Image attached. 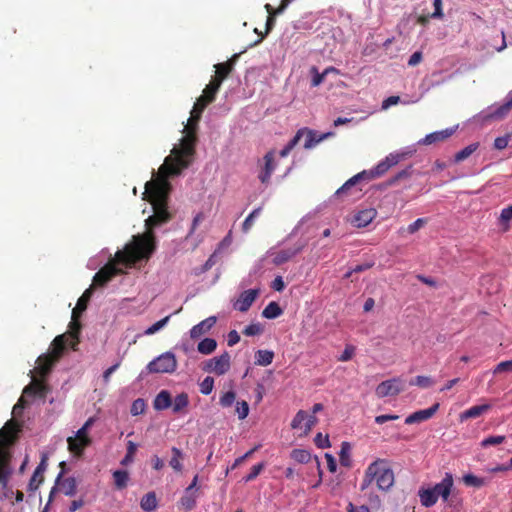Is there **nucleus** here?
Returning a JSON list of instances; mask_svg holds the SVG:
<instances>
[{
    "mask_svg": "<svg viewBox=\"0 0 512 512\" xmlns=\"http://www.w3.org/2000/svg\"><path fill=\"white\" fill-rule=\"evenodd\" d=\"M173 166L174 162L167 169L162 170L163 163L159 168L158 177L145 184L144 195L147 196V200L152 205L153 214L145 220L146 231L134 235L123 250L116 252V258L119 262L131 265L142 260L147 261L156 250L154 229L168 223L173 217L168 210V197L171 189L168 177L180 174L171 172Z\"/></svg>",
    "mask_w": 512,
    "mask_h": 512,
    "instance_id": "1",
    "label": "nucleus"
},
{
    "mask_svg": "<svg viewBox=\"0 0 512 512\" xmlns=\"http://www.w3.org/2000/svg\"><path fill=\"white\" fill-rule=\"evenodd\" d=\"M217 92L209 90L208 85L205 87L203 94L196 100L190 112V118L184 128L185 135L182 137L180 145L178 147L175 146L171 150V154L165 158L162 170L167 169L172 162H174V166L171 169L172 173H181L182 170L190 166L195 154L198 122L205 108L215 100Z\"/></svg>",
    "mask_w": 512,
    "mask_h": 512,
    "instance_id": "2",
    "label": "nucleus"
},
{
    "mask_svg": "<svg viewBox=\"0 0 512 512\" xmlns=\"http://www.w3.org/2000/svg\"><path fill=\"white\" fill-rule=\"evenodd\" d=\"M374 481L378 489L382 491H388L394 485V472L388 460L378 458L368 465L360 485V490L365 491Z\"/></svg>",
    "mask_w": 512,
    "mask_h": 512,
    "instance_id": "3",
    "label": "nucleus"
},
{
    "mask_svg": "<svg viewBox=\"0 0 512 512\" xmlns=\"http://www.w3.org/2000/svg\"><path fill=\"white\" fill-rule=\"evenodd\" d=\"M66 338L67 336L65 334L56 336L51 344V353L43 354L38 357L37 366L34 370L38 375L45 377L50 373L52 367L59 361L66 348Z\"/></svg>",
    "mask_w": 512,
    "mask_h": 512,
    "instance_id": "4",
    "label": "nucleus"
},
{
    "mask_svg": "<svg viewBox=\"0 0 512 512\" xmlns=\"http://www.w3.org/2000/svg\"><path fill=\"white\" fill-rule=\"evenodd\" d=\"M177 368V360L172 352H165L149 362L147 370L150 373H173Z\"/></svg>",
    "mask_w": 512,
    "mask_h": 512,
    "instance_id": "5",
    "label": "nucleus"
},
{
    "mask_svg": "<svg viewBox=\"0 0 512 512\" xmlns=\"http://www.w3.org/2000/svg\"><path fill=\"white\" fill-rule=\"evenodd\" d=\"M239 58V54H234L228 61L224 63H218L214 67L216 69L215 76L208 84L209 90L219 91L222 82L229 76L233 71L234 66Z\"/></svg>",
    "mask_w": 512,
    "mask_h": 512,
    "instance_id": "6",
    "label": "nucleus"
},
{
    "mask_svg": "<svg viewBox=\"0 0 512 512\" xmlns=\"http://www.w3.org/2000/svg\"><path fill=\"white\" fill-rule=\"evenodd\" d=\"M116 264H123L117 260L116 256L113 260L109 261L106 265H104L93 278V283L95 286H105L109 281L112 280L116 275L122 274L123 270L118 268ZM131 264L130 266H132ZM125 266H127L125 264Z\"/></svg>",
    "mask_w": 512,
    "mask_h": 512,
    "instance_id": "7",
    "label": "nucleus"
},
{
    "mask_svg": "<svg viewBox=\"0 0 512 512\" xmlns=\"http://www.w3.org/2000/svg\"><path fill=\"white\" fill-rule=\"evenodd\" d=\"M21 425L13 419L8 420L0 429V446L9 448L19 437Z\"/></svg>",
    "mask_w": 512,
    "mask_h": 512,
    "instance_id": "8",
    "label": "nucleus"
},
{
    "mask_svg": "<svg viewBox=\"0 0 512 512\" xmlns=\"http://www.w3.org/2000/svg\"><path fill=\"white\" fill-rule=\"evenodd\" d=\"M374 178H377L376 174L374 173V170L371 169V170H363L362 172L354 175L353 177H351L349 180H347L337 191H336V195L337 196H342L344 194H348L352 189H355V192L357 194H359L362 189L361 188H355L356 185L362 181V180H365V181H370Z\"/></svg>",
    "mask_w": 512,
    "mask_h": 512,
    "instance_id": "9",
    "label": "nucleus"
},
{
    "mask_svg": "<svg viewBox=\"0 0 512 512\" xmlns=\"http://www.w3.org/2000/svg\"><path fill=\"white\" fill-rule=\"evenodd\" d=\"M231 366V357L228 352L222 353L220 356L213 357L206 361L204 370L209 373H214L216 375L225 374Z\"/></svg>",
    "mask_w": 512,
    "mask_h": 512,
    "instance_id": "10",
    "label": "nucleus"
},
{
    "mask_svg": "<svg viewBox=\"0 0 512 512\" xmlns=\"http://www.w3.org/2000/svg\"><path fill=\"white\" fill-rule=\"evenodd\" d=\"M404 390L403 381L400 378H392L381 382L375 389L377 397L384 398L396 396Z\"/></svg>",
    "mask_w": 512,
    "mask_h": 512,
    "instance_id": "11",
    "label": "nucleus"
},
{
    "mask_svg": "<svg viewBox=\"0 0 512 512\" xmlns=\"http://www.w3.org/2000/svg\"><path fill=\"white\" fill-rule=\"evenodd\" d=\"M305 245L306 244L304 242H297L292 247H287L276 252H271V256H273V264L279 266L290 261L304 249Z\"/></svg>",
    "mask_w": 512,
    "mask_h": 512,
    "instance_id": "12",
    "label": "nucleus"
},
{
    "mask_svg": "<svg viewBox=\"0 0 512 512\" xmlns=\"http://www.w3.org/2000/svg\"><path fill=\"white\" fill-rule=\"evenodd\" d=\"M80 315L73 314L72 313V319L69 323V331L67 333H64L66 338V345H69L74 351L77 350V346L80 342L79 336L81 332L82 325L78 318Z\"/></svg>",
    "mask_w": 512,
    "mask_h": 512,
    "instance_id": "13",
    "label": "nucleus"
},
{
    "mask_svg": "<svg viewBox=\"0 0 512 512\" xmlns=\"http://www.w3.org/2000/svg\"><path fill=\"white\" fill-rule=\"evenodd\" d=\"M264 165L261 167L258 178L261 183L267 185L270 183L272 173L276 168L275 164V151H268L263 157Z\"/></svg>",
    "mask_w": 512,
    "mask_h": 512,
    "instance_id": "14",
    "label": "nucleus"
},
{
    "mask_svg": "<svg viewBox=\"0 0 512 512\" xmlns=\"http://www.w3.org/2000/svg\"><path fill=\"white\" fill-rule=\"evenodd\" d=\"M259 295L258 289L245 290L240 294L238 299L234 302L233 307L240 312H246L252 306L254 301Z\"/></svg>",
    "mask_w": 512,
    "mask_h": 512,
    "instance_id": "15",
    "label": "nucleus"
},
{
    "mask_svg": "<svg viewBox=\"0 0 512 512\" xmlns=\"http://www.w3.org/2000/svg\"><path fill=\"white\" fill-rule=\"evenodd\" d=\"M456 129L457 127H450L440 131L432 132L430 134H427L418 143L421 145H432L439 142H444L456 132Z\"/></svg>",
    "mask_w": 512,
    "mask_h": 512,
    "instance_id": "16",
    "label": "nucleus"
},
{
    "mask_svg": "<svg viewBox=\"0 0 512 512\" xmlns=\"http://www.w3.org/2000/svg\"><path fill=\"white\" fill-rule=\"evenodd\" d=\"M453 483L452 475L450 473H446L442 481L431 488L435 492L438 499L441 497L443 501H447L451 494Z\"/></svg>",
    "mask_w": 512,
    "mask_h": 512,
    "instance_id": "17",
    "label": "nucleus"
},
{
    "mask_svg": "<svg viewBox=\"0 0 512 512\" xmlns=\"http://www.w3.org/2000/svg\"><path fill=\"white\" fill-rule=\"evenodd\" d=\"M438 409H439V403H435L430 408L416 411V412L410 414L408 417H406L405 424L410 425V424L426 421V420L432 418Z\"/></svg>",
    "mask_w": 512,
    "mask_h": 512,
    "instance_id": "18",
    "label": "nucleus"
},
{
    "mask_svg": "<svg viewBox=\"0 0 512 512\" xmlns=\"http://www.w3.org/2000/svg\"><path fill=\"white\" fill-rule=\"evenodd\" d=\"M217 318L215 316H210L200 323L193 326L190 330V337L192 339H197L204 335L205 333L209 332L212 327L216 324Z\"/></svg>",
    "mask_w": 512,
    "mask_h": 512,
    "instance_id": "19",
    "label": "nucleus"
},
{
    "mask_svg": "<svg viewBox=\"0 0 512 512\" xmlns=\"http://www.w3.org/2000/svg\"><path fill=\"white\" fill-rule=\"evenodd\" d=\"M68 450L76 457H81L86 447L90 446L92 440H84L74 436L67 438Z\"/></svg>",
    "mask_w": 512,
    "mask_h": 512,
    "instance_id": "20",
    "label": "nucleus"
},
{
    "mask_svg": "<svg viewBox=\"0 0 512 512\" xmlns=\"http://www.w3.org/2000/svg\"><path fill=\"white\" fill-rule=\"evenodd\" d=\"M10 458L11 455L8 448L0 446V482L6 483L8 476L11 473L9 466Z\"/></svg>",
    "mask_w": 512,
    "mask_h": 512,
    "instance_id": "21",
    "label": "nucleus"
},
{
    "mask_svg": "<svg viewBox=\"0 0 512 512\" xmlns=\"http://www.w3.org/2000/svg\"><path fill=\"white\" fill-rule=\"evenodd\" d=\"M376 215L377 212L375 209H364L355 214L352 222L358 228L366 227L373 221Z\"/></svg>",
    "mask_w": 512,
    "mask_h": 512,
    "instance_id": "22",
    "label": "nucleus"
},
{
    "mask_svg": "<svg viewBox=\"0 0 512 512\" xmlns=\"http://www.w3.org/2000/svg\"><path fill=\"white\" fill-rule=\"evenodd\" d=\"M62 473L57 477L58 489L66 496H74L77 493V482L74 477H67L60 481Z\"/></svg>",
    "mask_w": 512,
    "mask_h": 512,
    "instance_id": "23",
    "label": "nucleus"
},
{
    "mask_svg": "<svg viewBox=\"0 0 512 512\" xmlns=\"http://www.w3.org/2000/svg\"><path fill=\"white\" fill-rule=\"evenodd\" d=\"M490 409H491L490 404L474 405V406L470 407L469 409L463 411L459 415V419L461 422H463L468 419L478 418L481 415H483L484 413L488 412Z\"/></svg>",
    "mask_w": 512,
    "mask_h": 512,
    "instance_id": "24",
    "label": "nucleus"
},
{
    "mask_svg": "<svg viewBox=\"0 0 512 512\" xmlns=\"http://www.w3.org/2000/svg\"><path fill=\"white\" fill-rule=\"evenodd\" d=\"M47 391L48 387L43 381L33 379L32 382L24 388L23 393L26 395H37L44 398Z\"/></svg>",
    "mask_w": 512,
    "mask_h": 512,
    "instance_id": "25",
    "label": "nucleus"
},
{
    "mask_svg": "<svg viewBox=\"0 0 512 512\" xmlns=\"http://www.w3.org/2000/svg\"><path fill=\"white\" fill-rule=\"evenodd\" d=\"M172 405L171 394L167 390L160 391L153 401V407L157 411L168 409Z\"/></svg>",
    "mask_w": 512,
    "mask_h": 512,
    "instance_id": "26",
    "label": "nucleus"
},
{
    "mask_svg": "<svg viewBox=\"0 0 512 512\" xmlns=\"http://www.w3.org/2000/svg\"><path fill=\"white\" fill-rule=\"evenodd\" d=\"M418 496L422 506L426 508L434 506L438 501V498L432 488H421L418 491Z\"/></svg>",
    "mask_w": 512,
    "mask_h": 512,
    "instance_id": "27",
    "label": "nucleus"
},
{
    "mask_svg": "<svg viewBox=\"0 0 512 512\" xmlns=\"http://www.w3.org/2000/svg\"><path fill=\"white\" fill-rule=\"evenodd\" d=\"M157 506L158 500L154 491L146 493L140 501V507L145 512H154Z\"/></svg>",
    "mask_w": 512,
    "mask_h": 512,
    "instance_id": "28",
    "label": "nucleus"
},
{
    "mask_svg": "<svg viewBox=\"0 0 512 512\" xmlns=\"http://www.w3.org/2000/svg\"><path fill=\"white\" fill-rule=\"evenodd\" d=\"M197 498L198 493H196V491H188L185 489L179 504L185 511H191L196 506Z\"/></svg>",
    "mask_w": 512,
    "mask_h": 512,
    "instance_id": "29",
    "label": "nucleus"
},
{
    "mask_svg": "<svg viewBox=\"0 0 512 512\" xmlns=\"http://www.w3.org/2000/svg\"><path fill=\"white\" fill-rule=\"evenodd\" d=\"M46 469V459L42 458L40 464L35 469L33 476L31 477L29 486L31 490L37 489L38 486L43 482V472Z\"/></svg>",
    "mask_w": 512,
    "mask_h": 512,
    "instance_id": "30",
    "label": "nucleus"
},
{
    "mask_svg": "<svg viewBox=\"0 0 512 512\" xmlns=\"http://www.w3.org/2000/svg\"><path fill=\"white\" fill-rule=\"evenodd\" d=\"M189 405V397L188 394L182 392L174 398L172 401V410L174 413H180L184 411Z\"/></svg>",
    "mask_w": 512,
    "mask_h": 512,
    "instance_id": "31",
    "label": "nucleus"
},
{
    "mask_svg": "<svg viewBox=\"0 0 512 512\" xmlns=\"http://www.w3.org/2000/svg\"><path fill=\"white\" fill-rule=\"evenodd\" d=\"M274 359V352L270 350H258L255 353V364L259 366H268Z\"/></svg>",
    "mask_w": 512,
    "mask_h": 512,
    "instance_id": "32",
    "label": "nucleus"
},
{
    "mask_svg": "<svg viewBox=\"0 0 512 512\" xmlns=\"http://www.w3.org/2000/svg\"><path fill=\"white\" fill-rule=\"evenodd\" d=\"M217 348V342L213 338H205L201 340L197 345V350L203 355H210Z\"/></svg>",
    "mask_w": 512,
    "mask_h": 512,
    "instance_id": "33",
    "label": "nucleus"
},
{
    "mask_svg": "<svg viewBox=\"0 0 512 512\" xmlns=\"http://www.w3.org/2000/svg\"><path fill=\"white\" fill-rule=\"evenodd\" d=\"M172 457L169 461V465L172 467V469L176 472H181L183 469L181 461L184 458V455L180 449L177 447H172L171 449Z\"/></svg>",
    "mask_w": 512,
    "mask_h": 512,
    "instance_id": "34",
    "label": "nucleus"
},
{
    "mask_svg": "<svg viewBox=\"0 0 512 512\" xmlns=\"http://www.w3.org/2000/svg\"><path fill=\"white\" fill-rule=\"evenodd\" d=\"M283 310L277 302H270L262 311V316L266 319H275L282 315Z\"/></svg>",
    "mask_w": 512,
    "mask_h": 512,
    "instance_id": "35",
    "label": "nucleus"
},
{
    "mask_svg": "<svg viewBox=\"0 0 512 512\" xmlns=\"http://www.w3.org/2000/svg\"><path fill=\"white\" fill-rule=\"evenodd\" d=\"M113 479L117 489H124L129 481V473L126 470H116L113 472Z\"/></svg>",
    "mask_w": 512,
    "mask_h": 512,
    "instance_id": "36",
    "label": "nucleus"
},
{
    "mask_svg": "<svg viewBox=\"0 0 512 512\" xmlns=\"http://www.w3.org/2000/svg\"><path fill=\"white\" fill-rule=\"evenodd\" d=\"M478 147H479L478 142H475V143H472V144L466 146L465 148H463L462 150H460L459 152H457L455 154L454 161L456 163H459V162L466 160L478 149Z\"/></svg>",
    "mask_w": 512,
    "mask_h": 512,
    "instance_id": "37",
    "label": "nucleus"
},
{
    "mask_svg": "<svg viewBox=\"0 0 512 512\" xmlns=\"http://www.w3.org/2000/svg\"><path fill=\"white\" fill-rule=\"evenodd\" d=\"M91 288L87 289L82 296L78 299L76 307L73 309V314L81 315L87 309L88 301L91 297Z\"/></svg>",
    "mask_w": 512,
    "mask_h": 512,
    "instance_id": "38",
    "label": "nucleus"
},
{
    "mask_svg": "<svg viewBox=\"0 0 512 512\" xmlns=\"http://www.w3.org/2000/svg\"><path fill=\"white\" fill-rule=\"evenodd\" d=\"M302 136L303 131L299 130L288 144L279 152L280 157H287L291 150L298 144Z\"/></svg>",
    "mask_w": 512,
    "mask_h": 512,
    "instance_id": "39",
    "label": "nucleus"
},
{
    "mask_svg": "<svg viewBox=\"0 0 512 512\" xmlns=\"http://www.w3.org/2000/svg\"><path fill=\"white\" fill-rule=\"evenodd\" d=\"M291 458L298 463H308L311 459V454L305 449H294L291 452Z\"/></svg>",
    "mask_w": 512,
    "mask_h": 512,
    "instance_id": "40",
    "label": "nucleus"
},
{
    "mask_svg": "<svg viewBox=\"0 0 512 512\" xmlns=\"http://www.w3.org/2000/svg\"><path fill=\"white\" fill-rule=\"evenodd\" d=\"M137 451V444L133 441L127 442V452L125 457L121 460L122 465H128L134 461V455Z\"/></svg>",
    "mask_w": 512,
    "mask_h": 512,
    "instance_id": "41",
    "label": "nucleus"
},
{
    "mask_svg": "<svg viewBox=\"0 0 512 512\" xmlns=\"http://www.w3.org/2000/svg\"><path fill=\"white\" fill-rule=\"evenodd\" d=\"M512 109V95L509 96V98L507 99V101L501 105L500 107H498L493 113H492V116L494 118H503L505 115L508 114V112Z\"/></svg>",
    "mask_w": 512,
    "mask_h": 512,
    "instance_id": "42",
    "label": "nucleus"
},
{
    "mask_svg": "<svg viewBox=\"0 0 512 512\" xmlns=\"http://www.w3.org/2000/svg\"><path fill=\"white\" fill-rule=\"evenodd\" d=\"M260 212H261V207H258V208H255L247 217L246 219L244 220L243 224H242V231L244 233H247L251 227L253 226L254 224V220L255 218H257L259 215H260Z\"/></svg>",
    "mask_w": 512,
    "mask_h": 512,
    "instance_id": "43",
    "label": "nucleus"
},
{
    "mask_svg": "<svg viewBox=\"0 0 512 512\" xmlns=\"http://www.w3.org/2000/svg\"><path fill=\"white\" fill-rule=\"evenodd\" d=\"M303 135L305 134L306 139L304 143V148L310 149L321 142V139H318L319 136L312 130H302Z\"/></svg>",
    "mask_w": 512,
    "mask_h": 512,
    "instance_id": "44",
    "label": "nucleus"
},
{
    "mask_svg": "<svg viewBox=\"0 0 512 512\" xmlns=\"http://www.w3.org/2000/svg\"><path fill=\"white\" fill-rule=\"evenodd\" d=\"M434 384V381L428 376H416L410 381L411 386H418L420 388H429Z\"/></svg>",
    "mask_w": 512,
    "mask_h": 512,
    "instance_id": "45",
    "label": "nucleus"
},
{
    "mask_svg": "<svg viewBox=\"0 0 512 512\" xmlns=\"http://www.w3.org/2000/svg\"><path fill=\"white\" fill-rule=\"evenodd\" d=\"M506 437L504 435H495L484 438L481 441V446L486 448L489 446H495L502 444L505 441Z\"/></svg>",
    "mask_w": 512,
    "mask_h": 512,
    "instance_id": "46",
    "label": "nucleus"
},
{
    "mask_svg": "<svg viewBox=\"0 0 512 512\" xmlns=\"http://www.w3.org/2000/svg\"><path fill=\"white\" fill-rule=\"evenodd\" d=\"M330 71H336V69L331 67V68H327V69H325L323 73H318V72H317V70H316V68H315V67H313V68H312V72H314L315 74H314V76H313V78H312V82H311L312 86H313V87H316V86L320 85V84L324 81L325 76H326Z\"/></svg>",
    "mask_w": 512,
    "mask_h": 512,
    "instance_id": "47",
    "label": "nucleus"
},
{
    "mask_svg": "<svg viewBox=\"0 0 512 512\" xmlns=\"http://www.w3.org/2000/svg\"><path fill=\"white\" fill-rule=\"evenodd\" d=\"M170 319V315L164 317L163 319L157 321L156 323H154L153 325H151L150 327H148L146 330H145V334L146 335H152V334H155L156 332H158L160 329H162L169 321Z\"/></svg>",
    "mask_w": 512,
    "mask_h": 512,
    "instance_id": "48",
    "label": "nucleus"
},
{
    "mask_svg": "<svg viewBox=\"0 0 512 512\" xmlns=\"http://www.w3.org/2000/svg\"><path fill=\"white\" fill-rule=\"evenodd\" d=\"M306 418L307 413L304 410H299L291 422V427L293 429H302Z\"/></svg>",
    "mask_w": 512,
    "mask_h": 512,
    "instance_id": "49",
    "label": "nucleus"
},
{
    "mask_svg": "<svg viewBox=\"0 0 512 512\" xmlns=\"http://www.w3.org/2000/svg\"><path fill=\"white\" fill-rule=\"evenodd\" d=\"M263 333V326L260 323H252L245 327L243 334L246 336H256Z\"/></svg>",
    "mask_w": 512,
    "mask_h": 512,
    "instance_id": "50",
    "label": "nucleus"
},
{
    "mask_svg": "<svg viewBox=\"0 0 512 512\" xmlns=\"http://www.w3.org/2000/svg\"><path fill=\"white\" fill-rule=\"evenodd\" d=\"M145 408H146L145 401L142 398H138L133 401L130 412L133 416H137V415L144 413Z\"/></svg>",
    "mask_w": 512,
    "mask_h": 512,
    "instance_id": "51",
    "label": "nucleus"
},
{
    "mask_svg": "<svg viewBox=\"0 0 512 512\" xmlns=\"http://www.w3.org/2000/svg\"><path fill=\"white\" fill-rule=\"evenodd\" d=\"M213 387H214V379L210 376H207L200 383V392L203 395H209L212 392Z\"/></svg>",
    "mask_w": 512,
    "mask_h": 512,
    "instance_id": "52",
    "label": "nucleus"
},
{
    "mask_svg": "<svg viewBox=\"0 0 512 512\" xmlns=\"http://www.w3.org/2000/svg\"><path fill=\"white\" fill-rule=\"evenodd\" d=\"M236 413L240 420H244L249 414V405L246 401H238L236 403Z\"/></svg>",
    "mask_w": 512,
    "mask_h": 512,
    "instance_id": "53",
    "label": "nucleus"
},
{
    "mask_svg": "<svg viewBox=\"0 0 512 512\" xmlns=\"http://www.w3.org/2000/svg\"><path fill=\"white\" fill-rule=\"evenodd\" d=\"M235 399H236L235 392L228 391L220 397L219 403L222 407H230L234 403Z\"/></svg>",
    "mask_w": 512,
    "mask_h": 512,
    "instance_id": "54",
    "label": "nucleus"
},
{
    "mask_svg": "<svg viewBox=\"0 0 512 512\" xmlns=\"http://www.w3.org/2000/svg\"><path fill=\"white\" fill-rule=\"evenodd\" d=\"M264 469V463H258L256 465H254L252 468H251V471L249 474H247L245 477H244V481L247 483V482H250L252 480H254L255 478L258 477V475L261 473V471Z\"/></svg>",
    "mask_w": 512,
    "mask_h": 512,
    "instance_id": "55",
    "label": "nucleus"
},
{
    "mask_svg": "<svg viewBox=\"0 0 512 512\" xmlns=\"http://www.w3.org/2000/svg\"><path fill=\"white\" fill-rule=\"evenodd\" d=\"M463 481L468 486L480 487L483 485V480L473 474L465 475Z\"/></svg>",
    "mask_w": 512,
    "mask_h": 512,
    "instance_id": "56",
    "label": "nucleus"
},
{
    "mask_svg": "<svg viewBox=\"0 0 512 512\" xmlns=\"http://www.w3.org/2000/svg\"><path fill=\"white\" fill-rule=\"evenodd\" d=\"M349 450L350 445L347 442L342 443L341 451H340V462L343 466L349 465Z\"/></svg>",
    "mask_w": 512,
    "mask_h": 512,
    "instance_id": "57",
    "label": "nucleus"
},
{
    "mask_svg": "<svg viewBox=\"0 0 512 512\" xmlns=\"http://www.w3.org/2000/svg\"><path fill=\"white\" fill-rule=\"evenodd\" d=\"M502 372H512V360L502 361L497 364L493 370L494 374H499Z\"/></svg>",
    "mask_w": 512,
    "mask_h": 512,
    "instance_id": "58",
    "label": "nucleus"
},
{
    "mask_svg": "<svg viewBox=\"0 0 512 512\" xmlns=\"http://www.w3.org/2000/svg\"><path fill=\"white\" fill-rule=\"evenodd\" d=\"M289 2H290V0H282L281 4L279 5V7L277 9H273V7L270 4H266L265 5V9L269 13V15L280 14V13H282L286 9V7L288 6Z\"/></svg>",
    "mask_w": 512,
    "mask_h": 512,
    "instance_id": "59",
    "label": "nucleus"
},
{
    "mask_svg": "<svg viewBox=\"0 0 512 512\" xmlns=\"http://www.w3.org/2000/svg\"><path fill=\"white\" fill-rule=\"evenodd\" d=\"M426 223H427V219H425V218H418L417 220H415L413 223H411L407 227V231H408L409 234H414L419 229H421Z\"/></svg>",
    "mask_w": 512,
    "mask_h": 512,
    "instance_id": "60",
    "label": "nucleus"
},
{
    "mask_svg": "<svg viewBox=\"0 0 512 512\" xmlns=\"http://www.w3.org/2000/svg\"><path fill=\"white\" fill-rule=\"evenodd\" d=\"M314 442L317 447L319 448H327L330 447L329 437L328 435L323 436L322 433H318L315 438Z\"/></svg>",
    "mask_w": 512,
    "mask_h": 512,
    "instance_id": "61",
    "label": "nucleus"
},
{
    "mask_svg": "<svg viewBox=\"0 0 512 512\" xmlns=\"http://www.w3.org/2000/svg\"><path fill=\"white\" fill-rule=\"evenodd\" d=\"M354 353H355V347L352 345H346L343 353L340 355L338 360L341 362L349 361L353 357Z\"/></svg>",
    "mask_w": 512,
    "mask_h": 512,
    "instance_id": "62",
    "label": "nucleus"
},
{
    "mask_svg": "<svg viewBox=\"0 0 512 512\" xmlns=\"http://www.w3.org/2000/svg\"><path fill=\"white\" fill-rule=\"evenodd\" d=\"M389 163L388 162H385L384 160L379 162L376 167L373 168L374 170V173L376 174L377 177H380L382 176L383 174H385L388 170H389Z\"/></svg>",
    "mask_w": 512,
    "mask_h": 512,
    "instance_id": "63",
    "label": "nucleus"
},
{
    "mask_svg": "<svg viewBox=\"0 0 512 512\" xmlns=\"http://www.w3.org/2000/svg\"><path fill=\"white\" fill-rule=\"evenodd\" d=\"M347 512H370V509L366 505L356 506L352 502H349Z\"/></svg>",
    "mask_w": 512,
    "mask_h": 512,
    "instance_id": "64",
    "label": "nucleus"
}]
</instances>
